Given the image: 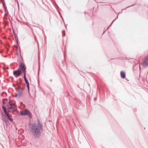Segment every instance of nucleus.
<instances>
[{
  "instance_id": "1",
  "label": "nucleus",
  "mask_w": 148,
  "mask_h": 148,
  "mask_svg": "<svg viewBox=\"0 0 148 148\" xmlns=\"http://www.w3.org/2000/svg\"><path fill=\"white\" fill-rule=\"evenodd\" d=\"M30 131L32 134L35 137H39L40 134L41 127L38 124L33 123L29 126Z\"/></svg>"
},
{
  "instance_id": "2",
  "label": "nucleus",
  "mask_w": 148,
  "mask_h": 148,
  "mask_svg": "<svg viewBox=\"0 0 148 148\" xmlns=\"http://www.w3.org/2000/svg\"><path fill=\"white\" fill-rule=\"evenodd\" d=\"M21 114L22 115H27L30 118L32 117V115L30 112L27 110L21 111L20 112Z\"/></svg>"
},
{
  "instance_id": "3",
  "label": "nucleus",
  "mask_w": 148,
  "mask_h": 148,
  "mask_svg": "<svg viewBox=\"0 0 148 148\" xmlns=\"http://www.w3.org/2000/svg\"><path fill=\"white\" fill-rule=\"evenodd\" d=\"M142 65L144 67H146L148 66V56L143 60Z\"/></svg>"
},
{
  "instance_id": "4",
  "label": "nucleus",
  "mask_w": 148,
  "mask_h": 148,
  "mask_svg": "<svg viewBox=\"0 0 148 148\" xmlns=\"http://www.w3.org/2000/svg\"><path fill=\"white\" fill-rule=\"evenodd\" d=\"M15 106L14 104H11L10 102L8 103L6 105V107L8 109H14Z\"/></svg>"
},
{
  "instance_id": "5",
  "label": "nucleus",
  "mask_w": 148,
  "mask_h": 148,
  "mask_svg": "<svg viewBox=\"0 0 148 148\" xmlns=\"http://www.w3.org/2000/svg\"><path fill=\"white\" fill-rule=\"evenodd\" d=\"M19 68L21 69L23 73L25 74V72L26 68L25 65L22 63H20L19 65Z\"/></svg>"
},
{
  "instance_id": "6",
  "label": "nucleus",
  "mask_w": 148,
  "mask_h": 148,
  "mask_svg": "<svg viewBox=\"0 0 148 148\" xmlns=\"http://www.w3.org/2000/svg\"><path fill=\"white\" fill-rule=\"evenodd\" d=\"M21 72L19 70H17L13 72V75L16 77H17L20 75Z\"/></svg>"
},
{
  "instance_id": "7",
  "label": "nucleus",
  "mask_w": 148,
  "mask_h": 148,
  "mask_svg": "<svg viewBox=\"0 0 148 148\" xmlns=\"http://www.w3.org/2000/svg\"><path fill=\"white\" fill-rule=\"evenodd\" d=\"M22 94V90H18L17 92L16 95L19 96H21Z\"/></svg>"
},
{
  "instance_id": "8",
  "label": "nucleus",
  "mask_w": 148,
  "mask_h": 148,
  "mask_svg": "<svg viewBox=\"0 0 148 148\" xmlns=\"http://www.w3.org/2000/svg\"><path fill=\"white\" fill-rule=\"evenodd\" d=\"M121 77L122 78H124L125 77V72H124L123 71H121Z\"/></svg>"
},
{
  "instance_id": "9",
  "label": "nucleus",
  "mask_w": 148,
  "mask_h": 148,
  "mask_svg": "<svg viewBox=\"0 0 148 148\" xmlns=\"http://www.w3.org/2000/svg\"><path fill=\"white\" fill-rule=\"evenodd\" d=\"M24 78L25 81V82L26 84H27L28 83H29L28 82L27 79H26L25 76V73L24 74Z\"/></svg>"
},
{
  "instance_id": "10",
  "label": "nucleus",
  "mask_w": 148,
  "mask_h": 148,
  "mask_svg": "<svg viewBox=\"0 0 148 148\" xmlns=\"http://www.w3.org/2000/svg\"><path fill=\"white\" fill-rule=\"evenodd\" d=\"M11 121H12L13 119L12 118H11L10 116H9V117H7Z\"/></svg>"
},
{
  "instance_id": "11",
  "label": "nucleus",
  "mask_w": 148,
  "mask_h": 148,
  "mask_svg": "<svg viewBox=\"0 0 148 148\" xmlns=\"http://www.w3.org/2000/svg\"><path fill=\"white\" fill-rule=\"evenodd\" d=\"M26 84L27 85V88L29 89V83H28H28L27 84Z\"/></svg>"
},
{
  "instance_id": "12",
  "label": "nucleus",
  "mask_w": 148,
  "mask_h": 148,
  "mask_svg": "<svg viewBox=\"0 0 148 148\" xmlns=\"http://www.w3.org/2000/svg\"><path fill=\"white\" fill-rule=\"evenodd\" d=\"M2 108H3V111H4V110H6V108H5L3 106H2Z\"/></svg>"
},
{
  "instance_id": "13",
  "label": "nucleus",
  "mask_w": 148,
  "mask_h": 148,
  "mask_svg": "<svg viewBox=\"0 0 148 148\" xmlns=\"http://www.w3.org/2000/svg\"><path fill=\"white\" fill-rule=\"evenodd\" d=\"M5 114L6 115L7 117H9V115H8V113H5Z\"/></svg>"
},
{
  "instance_id": "14",
  "label": "nucleus",
  "mask_w": 148,
  "mask_h": 148,
  "mask_svg": "<svg viewBox=\"0 0 148 148\" xmlns=\"http://www.w3.org/2000/svg\"><path fill=\"white\" fill-rule=\"evenodd\" d=\"M4 112L5 113H7L6 110H4Z\"/></svg>"
},
{
  "instance_id": "15",
  "label": "nucleus",
  "mask_w": 148,
  "mask_h": 148,
  "mask_svg": "<svg viewBox=\"0 0 148 148\" xmlns=\"http://www.w3.org/2000/svg\"><path fill=\"white\" fill-rule=\"evenodd\" d=\"M114 20L113 21V22H112V23L111 24V25H110V26L113 23V22H114Z\"/></svg>"
},
{
  "instance_id": "16",
  "label": "nucleus",
  "mask_w": 148,
  "mask_h": 148,
  "mask_svg": "<svg viewBox=\"0 0 148 148\" xmlns=\"http://www.w3.org/2000/svg\"><path fill=\"white\" fill-rule=\"evenodd\" d=\"M94 100H96L97 99L96 98H94Z\"/></svg>"
},
{
  "instance_id": "17",
  "label": "nucleus",
  "mask_w": 148,
  "mask_h": 148,
  "mask_svg": "<svg viewBox=\"0 0 148 148\" xmlns=\"http://www.w3.org/2000/svg\"><path fill=\"white\" fill-rule=\"evenodd\" d=\"M64 35H65V34H64L63 35V36H64Z\"/></svg>"
},
{
  "instance_id": "18",
  "label": "nucleus",
  "mask_w": 148,
  "mask_h": 148,
  "mask_svg": "<svg viewBox=\"0 0 148 148\" xmlns=\"http://www.w3.org/2000/svg\"><path fill=\"white\" fill-rule=\"evenodd\" d=\"M139 68H140V65H139Z\"/></svg>"
},
{
  "instance_id": "19",
  "label": "nucleus",
  "mask_w": 148,
  "mask_h": 148,
  "mask_svg": "<svg viewBox=\"0 0 148 148\" xmlns=\"http://www.w3.org/2000/svg\"><path fill=\"white\" fill-rule=\"evenodd\" d=\"M3 120L5 121V119H3Z\"/></svg>"
},
{
  "instance_id": "20",
  "label": "nucleus",
  "mask_w": 148,
  "mask_h": 148,
  "mask_svg": "<svg viewBox=\"0 0 148 148\" xmlns=\"http://www.w3.org/2000/svg\"><path fill=\"white\" fill-rule=\"evenodd\" d=\"M118 16H117L116 17V18H118Z\"/></svg>"
},
{
  "instance_id": "21",
  "label": "nucleus",
  "mask_w": 148,
  "mask_h": 148,
  "mask_svg": "<svg viewBox=\"0 0 148 148\" xmlns=\"http://www.w3.org/2000/svg\"><path fill=\"white\" fill-rule=\"evenodd\" d=\"M129 7V6H128V7Z\"/></svg>"
},
{
  "instance_id": "22",
  "label": "nucleus",
  "mask_w": 148,
  "mask_h": 148,
  "mask_svg": "<svg viewBox=\"0 0 148 148\" xmlns=\"http://www.w3.org/2000/svg\"><path fill=\"white\" fill-rule=\"evenodd\" d=\"M2 1L3 0H1Z\"/></svg>"
}]
</instances>
